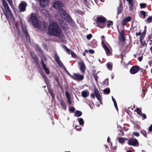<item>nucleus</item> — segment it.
Instances as JSON below:
<instances>
[{
	"instance_id": "1",
	"label": "nucleus",
	"mask_w": 152,
	"mask_h": 152,
	"mask_svg": "<svg viewBox=\"0 0 152 152\" xmlns=\"http://www.w3.org/2000/svg\"><path fill=\"white\" fill-rule=\"evenodd\" d=\"M48 31L50 35L56 37H58L61 33L58 24L55 22H53L49 25Z\"/></svg>"
},
{
	"instance_id": "2",
	"label": "nucleus",
	"mask_w": 152,
	"mask_h": 152,
	"mask_svg": "<svg viewBox=\"0 0 152 152\" xmlns=\"http://www.w3.org/2000/svg\"><path fill=\"white\" fill-rule=\"evenodd\" d=\"M3 5L5 8V10L4 9L3 10L4 14L7 18L8 19L10 18L11 15V12L8 4L5 0H2Z\"/></svg>"
},
{
	"instance_id": "3",
	"label": "nucleus",
	"mask_w": 152,
	"mask_h": 152,
	"mask_svg": "<svg viewBox=\"0 0 152 152\" xmlns=\"http://www.w3.org/2000/svg\"><path fill=\"white\" fill-rule=\"evenodd\" d=\"M28 21L29 22H31L32 23L34 27L36 28H39L38 20L34 13H31Z\"/></svg>"
},
{
	"instance_id": "4",
	"label": "nucleus",
	"mask_w": 152,
	"mask_h": 152,
	"mask_svg": "<svg viewBox=\"0 0 152 152\" xmlns=\"http://www.w3.org/2000/svg\"><path fill=\"white\" fill-rule=\"evenodd\" d=\"M106 21V19L102 15L96 17V22L98 27L99 28H104L105 26V25L103 24L105 23Z\"/></svg>"
},
{
	"instance_id": "5",
	"label": "nucleus",
	"mask_w": 152,
	"mask_h": 152,
	"mask_svg": "<svg viewBox=\"0 0 152 152\" xmlns=\"http://www.w3.org/2000/svg\"><path fill=\"white\" fill-rule=\"evenodd\" d=\"M127 144L134 147H138L139 143L137 139L135 138H130L128 139Z\"/></svg>"
},
{
	"instance_id": "6",
	"label": "nucleus",
	"mask_w": 152,
	"mask_h": 152,
	"mask_svg": "<svg viewBox=\"0 0 152 152\" xmlns=\"http://www.w3.org/2000/svg\"><path fill=\"white\" fill-rule=\"evenodd\" d=\"M94 93V94L92 93L91 94V97L93 99H94L95 96L100 103L101 104L102 100L101 96L99 91L97 88L95 89Z\"/></svg>"
},
{
	"instance_id": "7",
	"label": "nucleus",
	"mask_w": 152,
	"mask_h": 152,
	"mask_svg": "<svg viewBox=\"0 0 152 152\" xmlns=\"http://www.w3.org/2000/svg\"><path fill=\"white\" fill-rule=\"evenodd\" d=\"M70 76L74 80L77 81H80L83 80L84 78V76L75 73H73V75L69 74Z\"/></svg>"
},
{
	"instance_id": "8",
	"label": "nucleus",
	"mask_w": 152,
	"mask_h": 152,
	"mask_svg": "<svg viewBox=\"0 0 152 152\" xmlns=\"http://www.w3.org/2000/svg\"><path fill=\"white\" fill-rule=\"evenodd\" d=\"M61 15L62 17L67 22L69 23L72 22V18L65 11L62 12Z\"/></svg>"
},
{
	"instance_id": "9",
	"label": "nucleus",
	"mask_w": 152,
	"mask_h": 152,
	"mask_svg": "<svg viewBox=\"0 0 152 152\" xmlns=\"http://www.w3.org/2000/svg\"><path fill=\"white\" fill-rule=\"evenodd\" d=\"M140 68L138 65H135L132 66L130 70V72L132 74H135L140 70Z\"/></svg>"
},
{
	"instance_id": "10",
	"label": "nucleus",
	"mask_w": 152,
	"mask_h": 152,
	"mask_svg": "<svg viewBox=\"0 0 152 152\" xmlns=\"http://www.w3.org/2000/svg\"><path fill=\"white\" fill-rule=\"evenodd\" d=\"M27 5L26 2L23 1L21 2L18 6L20 11L21 12H24L26 10V7Z\"/></svg>"
},
{
	"instance_id": "11",
	"label": "nucleus",
	"mask_w": 152,
	"mask_h": 152,
	"mask_svg": "<svg viewBox=\"0 0 152 152\" xmlns=\"http://www.w3.org/2000/svg\"><path fill=\"white\" fill-rule=\"evenodd\" d=\"M63 5V4L60 1H56L54 2L53 4V7L57 10H60Z\"/></svg>"
},
{
	"instance_id": "12",
	"label": "nucleus",
	"mask_w": 152,
	"mask_h": 152,
	"mask_svg": "<svg viewBox=\"0 0 152 152\" xmlns=\"http://www.w3.org/2000/svg\"><path fill=\"white\" fill-rule=\"evenodd\" d=\"M79 67L80 70L84 74L85 72L86 66L84 63L82 61H80L78 63Z\"/></svg>"
},
{
	"instance_id": "13",
	"label": "nucleus",
	"mask_w": 152,
	"mask_h": 152,
	"mask_svg": "<svg viewBox=\"0 0 152 152\" xmlns=\"http://www.w3.org/2000/svg\"><path fill=\"white\" fill-rule=\"evenodd\" d=\"M102 45L106 52L107 55H108L110 54L111 53L110 51L107 47L105 45L104 40L103 39H102Z\"/></svg>"
},
{
	"instance_id": "14",
	"label": "nucleus",
	"mask_w": 152,
	"mask_h": 152,
	"mask_svg": "<svg viewBox=\"0 0 152 152\" xmlns=\"http://www.w3.org/2000/svg\"><path fill=\"white\" fill-rule=\"evenodd\" d=\"M131 17L130 16L125 17L121 22V24L123 26L126 25L127 23L131 21Z\"/></svg>"
},
{
	"instance_id": "15",
	"label": "nucleus",
	"mask_w": 152,
	"mask_h": 152,
	"mask_svg": "<svg viewBox=\"0 0 152 152\" xmlns=\"http://www.w3.org/2000/svg\"><path fill=\"white\" fill-rule=\"evenodd\" d=\"M22 29L23 33L25 34V36L27 40L30 39V36L28 34V30L25 27H23L22 28Z\"/></svg>"
},
{
	"instance_id": "16",
	"label": "nucleus",
	"mask_w": 152,
	"mask_h": 152,
	"mask_svg": "<svg viewBox=\"0 0 152 152\" xmlns=\"http://www.w3.org/2000/svg\"><path fill=\"white\" fill-rule=\"evenodd\" d=\"M54 57L55 61L57 62V64H58L59 66H61L62 65H63L62 63L60 60L59 57L56 53L54 55Z\"/></svg>"
},
{
	"instance_id": "17",
	"label": "nucleus",
	"mask_w": 152,
	"mask_h": 152,
	"mask_svg": "<svg viewBox=\"0 0 152 152\" xmlns=\"http://www.w3.org/2000/svg\"><path fill=\"white\" fill-rule=\"evenodd\" d=\"M123 10V4L121 3H120L118 7L117 8V15L121 14Z\"/></svg>"
},
{
	"instance_id": "18",
	"label": "nucleus",
	"mask_w": 152,
	"mask_h": 152,
	"mask_svg": "<svg viewBox=\"0 0 152 152\" xmlns=\"http://www.w3.org/2000/svg\"><path fill=\"white\" fill-rule=\"evenodd\" d=\"M59 101L62 108L64 110H66V106L65 102L64 101L63 99H60Z\"/></svg>"
},
{
	"instance_id": "19",
	"label": "nucleus",
	"mask_w": 152,
	"mask_h": 152,
	"mask_svg": "<svg viewBox=\"0 0 152 152\" xmlns=\"http://www.w3.org/2000/svg\"><path fill=\"white\" fill-rule=\"evenodd\" d=\"M59 23L61 28H66V25L64 23V20H63L60 19L59 20Z\"/></svg>"
},
{
	"instance_id": "20",
	"label": "nucleus",
	"mask_w": 152,
	"mask_h": 152,
	"mask_svg": "<svg viewBox=\"0 0 152 152\" xmlns=\"http://www.w3.org/2000/svg\"><path fill=\"white\" fill-rule=\"evenodd\" d=\"M97 42L95 39H94L92 41L91 43V47L93 48H95L97 46Z\"/></svg>"
},
{
	"instance_id": "21",
	"label": "nucleus",
	"mask_w": 152,
	"mask_h": 152,
	"mask_svg": "<svg viewBox=\"0 0 152 152\" xmlns=\"http://www.w3.org/2000/svg\"><path fill=\"white\" fill-rule=\"evenodd\" d=\"M82 112L80 111L76 110L74 115V116L75 117H79L82 115Z\"/></svg>"
},
{
	"instance_id": "22",
	"label": "nucleus",
	"mask_w": 152,
	"mask_h": 152,
	"mask_svg": "<svg viewBox=\"0 0 152 152\" xmlns=\"http://www.w3.org/2000/svg\"><path fill=\"white\" fill-rule=\"evenodd\" d=\"M140 16L142 18H145L146 17L145 12L143 11H141L140 12Z\"/></svg>"
},
{
	"instance_id": "23",
	"label": "nucleus",
	"mask_w": 152,
	"mask_h": 152,
	"mask_svg": "<svg viewBox=\"0 0 152 152\" xmlns=\"http://www.w3.org/2000/svg\"><path fill=\"white\" fill-rule=\"evenodd\" d=\"M126 1L128 2L129 4V7L130 9L131 10L134 4L133 0H126Z\"/></svg>"
},
{
	"instance_id": "24",
	"label": "nucleus",
	"mask_w": 152,
	"mask_h": 152,
	"mask_svg": "<svg viewBox=\"0 0 152 152\" xmlns=\"http://www.w3.org/2000/svg\"><path fill=\"white\" fill-rule=\"evenodd\" d=\"M40 5L42 7L45 6L46 0H39Z\"/></svg>"
},
{
	"instance_id": "25",
	"label": "nucleus",
	"mask_w": 152,
	"mask_h": 152,
	"mask_svg": "<svg viewBox=\"0 0 152 152\" xmlns=\"http://www.w3.org/2000/svg\"><path fill=\"white\" fill-rule=\"evenodd\" d=\"M55 81H56V82L58 84V85L59 86V88L61 89L62 88H63L62 86L61 85V84L59 81V80L58 78V77L56 76L55 77Z\"/></svg>"
},
{
	"instance_id": "26",
	"label": "nucleus",
	"mask_w": 152,
	"mask_h": 152,
	"mask_svg": "<svg viewBox=\"0 0 152 152\" xmlns=\"http://www.w3.org/2000/svg\"><path fill=\"white\" fill-rule=\"evenodd\" d=\"M82 96L83 97H86L89 95V92L87 91H84L82 92Z\"/></svg>"
},
{
	"instance_id": "27",
	"label": "nucleus",
	"mask_w": 152,
	"mask_h": 152,
	"mask_svg": "<svg viewBox=\"0 0 152 152\" xmlns=\"http://www.w3.org/2000/svg\"><path fill=\"white\" fill-rule=\"evenodd\" d=\"M35 46L36 49L41 54H42L43 53V51L42 50L41 47L38 45H35Z\"/></svg>"
},
{
	"instance_id": "28",
	"label": "nucleus",
	"mask_w": 152,
	"mask_h": 152,
	"mask_svg": "<svg viewBox=\"0 0 152 152\" xmlns=\"http://www.w3.org/2000/svg\"><path fill=\"white\" fill-rule=\"evenodd\" d=\"M109 81L108 79L107 78L105 79L102 82V85L103 86L106 85V86L109 85Z\"/></svg>"
},
{
	"instance_id": "29",
	"label": "nucleus",
	"mask_w": 152,
	"mask_h": 152,
	"mask_svg": "<svg viewBox=\"0 0 152 152\" xmlns=\"http://www.w3.org/2000/svg\"><path fill=\"white\" fill-rule=\"evenodd\" d=\"M119 39L120 41L123 42L125 41L126 40V38L124 36H119Z\"/></svg>"
},
{
	"instance_id": "30",
	"label": "nucleus",
	"mask_w": 152,
	"mask_h": 152,
	"mask_svg": "<svg viewBox=\"0 0 152 152\" xmlns=\"http://www.w3.org/2000/svg\"><path fill=\"white\" fill-rule=\"evenodd\" d=\"M63 47L66 53L69 54L70 53L71 51L68 49L66 46L64 45Z\"/></svg>"
},
{
	"instance_id": "31",
	"label": "nucleus",
	"mask_w": 152,
	"mask_h": 152,
	"mask_svg": "<svg viewBox=\"0 0 152 152\" xmlns=\"http://www.w3.org/2000/svg\"><path fill=\"white\" fill-rule=\"evenodd\" d=\"M127 140V139L126 138H123V137H120L119 138V139H118V141L119 142L121 143H123L124 142V140Z\"/></svg>"
},
{
	"instance_id": "32",
	"label": "nucleus",
	"mask_w": 152,
	"mask_h": 152,
	"mask_svg": "<svg viewBox=\"0 0 152 152\" xmlns=\"http://www.w3.org/2000/svg\"><path fill=\"white\" fill-rule=\"evenodd\" d=\"M141 133L145 137H147V134L145 131L142 129L140 131Z\"/></svg>"
},
{
	"instance_id": "33",
	"label": "nucleus",
	"mask_w": 152,
	"mask_h": 152,
	"mask_svg": "<svg viewBox=\"0 0 152 152\" xmlns=\"http://www.w3.org/2000/svg\"><path fill=\"white\" fill-rule=\"evenodd\" d=\"M104 92L106 93L107 94H108L110 92V88H106L104 90Z\"/></svg>"
},
{
	"instance_id": "34",
	"label": "nucleus",
	"mask_w": 152,
	"mask_h": 152,
	"mask_svg": "<svg viewBox=\"0 0 152 152\" xmlns=\"http://www.w3.org/2000/svg\"><path fill=\"white\" fill-rule=\"evenodd\" d=\"M147 22L150 23L152 22V16H149L147 19Z\"/></svg>"
},
{
	"instance_id": "35",
	"label": "nucleus",
	"mask_w": 152,
	"mask_h": 152,
	"mask_svg": "<svg viewBox=\"0 0 152 152\" xmlns=\"http://www.w3.org/2000/svg\"><path fill=\"white\" fill-rule=\"evenodd\" d=\"M107 68L109 70H111L112 69V66L110 63H107Z\"/></svg>"
},
{
	"instance_id": "36",
	"label": "nucleus",
	"mask_w": 152,
	"mask_h": 152,
	"mask_svg": "<svg viewBox=\"0 0 152 152\" xmlns=\"http://www.w3.org/2000/svg\"><path fill=\"white\" fill-rule=\"evenodd\" d=\"M41 64H42V68L43 69H44L45 68H46V64L44 63V60L43 59H42L41 60Z\"/></svg>"
},
{
	"instance_id": "37",
	"label": "nucleus",
	"mask_w": 152,
	"mask_h": 152,
	"mask_svg": "<svg viewBox=\"0 0 152 152\" xmlns=\"http://www.w3.org/2000/svg\"><path fill=\"white\" fill-rule=\"evenodd\" d=\"M78 122L80 125H83L84 124V122L83 119L81 118H79Z\"/></svg>"
},
{
	"instance_id": "38",
	"label": "nucleus",
	"mask_w": 152,
	"mask_h": 152,
	"mask_svg": "<svg viewBox=\"0 0 152 152\" xmlns=\"http://www.w3.org/2000/svg\"><path fill=\"white\" fill-rule=\"evenodd\" d=\"M140 6L141 9L145 8L146 7V4L145 3H140Z\"/></svg>"
},
{
	"instance_id": "39",
	"label": "nucleus",
	"mask_w": 152,
	"mask_h": 152,
	"mask_svg": "<svg viewBox=\"0 0 152 152\" xmlns=\"http://www.w3.org/2000/svg\"><path fill=\"white\" fill-rule=\"evenodd\" d=\"M43 69L44 70L45 73L49 75L50 74V71H49V69L48 68H45L44 69Z\"/></svg>"
},
{
	"instance_id": "40",
	"label": "nucleus",
	"mask_w": 152,
	"mask_h": 152,
	"mask_svg": "<svg viewBox=\"0 0 152 152\" xmlns=\"http://www.w3.org/2000/svg\"><path fill=\"white\" fill-rule=\"evenodd\" d=\"M119 135L121 136H124V132L122 129L119 130Z\"/></svg>"
},
{
	"instance_id": "41",
	"label": "nucleus",
	"mask_w": 152,
	"mask_h": 152,
	"mask_svg": "<svg viewBox=\"0 0 152 152\" xmlns=\"http://www.w3.org/2000/svg\"><path fill=\"white\" fill-rule=\"evenodd\" d=\"M32 58L35 63H36V64H38L39 63V61L37 58L35 56L32 57Z\"/></svg>"
},
{
	"instance_id": "42",
	"label": "nucleus",
	"mask_w": 152,
	"mask_h": 152,
	"mask_svg": "<svg viewBox=\"0 0 152 152\" xmlns=\"http://www.w3.org/2000/svg\"><path fill=\"white\" fill-rule=\"evenodd\" d=\"M140 115L142 117V119L143 120L146 118V115L145 114L141 113Z\"/></svg>"
},
{
	"instance_id": "43",
	"label": "nucleus",
	"mask_w": 152,
	"mask_h": 152,
	"mask_svg": "<svg viewBox=\"0 0 152 152\" xmlns=\"http://www.w3.org/2000/svg\"><path fill=\"white\" fill-rule=\"evenodd\" d=\"M97 74L94 73L92 75L94 77V79L96 81H97L98 80V76L97 75Z\"/></svg>"
},
{
	"instance_id": "44",
	"label": "nucleus",
	"mask_w": 152,
	"mask_h": 152,
	"mask_svg": "<svg viewBox=\"0 0 152 152\" xmlns=\"http://www.w3.org/2000/svg\"><path fill=\"white\" fill-rule=\"evenodd\" d=\"M108 23L107 24V26L109 28L110 27L111 25L113 24V22L112 21H109L108 22Z\"/></svg>"
},
{
	"instance_id": "45",
	"label": "nucleus",
	"mask_w": 152,
	"mask_h": 152,
	"mask_svg": "<svg viewBox=\"0 0 152 152\" xmlns=\"http://www.w3.org/2000/svg\"><path fill=\"white\" fill-rule=\"evenodd\" d=\"M124 30V29L121 30V32L119 33V36H124L125 35Z\"/></svg>"
},
{
	"instance_id": "46",
	"label": "nucleus",
	"mask_w": 152,
	"mask_h": 152,
	"mask_svg": "<svg viewBox=\"0 0 152 152\" xmlns=\"http://www.w3.org/2000/svg\"><path fill=\"white\" fill-rule=\"evenodd\" d=\"M141 110H140L139 108H137L136 109V112L137 114L140 115L141 114Z\"/></svg>"
},
{
	"instance_id": "47",
	"label": "nucleus",
	"mask_w": 152,
	"mask_h": 152,
	"mask_svg": "<svg viewBox=\"0 0 152 152\" xmlns=\"http://www.w3.org/2000/svg\"><path fill=\"white\" fill-rule=\"evenodd\" d=\"M92 36L91 34H89L86 36V38L88 40H90L92 37Z\"/></svg>"
},
{
	"instance_id": "48",
	"label": "nucleus",
	"mask_w": 152,
	"mask_h": 152,
	"mask_svg": "<svg viewBox=\"0 0 152 152\" xmlns=\"http://www.w3.org/2000/svg\"><path fill=\"white\" fill-rule=\"evenodd\" d=\"M44 80L45 83L47 85L48 84L50 83L49 80L48 78H46Z\"/></svg>"
},
{
	"instance_id": "49",
	"label": "nucleus",
	"mask_w": 152,
	"mask_h": 152,
	"mask_svg": "<svg viewBox=\"0 0 152 152\" xmlns=\"http://www.w3.org/2000/svg\"><path fill=\"white\" fill-rule=\"evenodd\" d=\"M65 94H66V97L68 99L70 98L69 94V93L67 91H66V92Z\"/></svg>"
},
{
	"instance_id": "50",
	"label": "nucleus",
	"mask_w": 152,
	"mask_h": 152,
	"mask_svg": "<svg viewBox=\"0 0 152 152\" xmlns=\"http://www.w3.org/2000/svg\"><path fill=\"white\" fill-rule=\"evenodd\" d=\"M133 134L136 137H139L140 135V134L138 132H134L133 133Z\"/></svg>"
},
{
	"instance_id": "51",
	"label": "nucleus",
	"mask_w": 152,
	"mask_h": 152,
	"mask_svg": "<svg viewBox=\"0 0 152 152\" xmlns=\"http://www.w3.org/2000/svg\"><path fill=\"white\" fill-rule=\"evenodd\" d=\"M145 36L143 35H141L140 37V42H142V40L144 38Z\"/></svg>"
},
{
	"instance_id": "52",
	"label": "nucleus",
	"mask_w": 152,
	"mask_h": 152,
	"mask_svg": "<svg viewBox=\"0 0 152 152\" xmlns=\"http://www.w3.org/2000/svg\"><path fill=\"white\" fill-rule=\"evenodd\" d=\"M119 56L121 58V63L122 64H123V55L121 54L120 55H119Z\"/></svg>"
},
{
	"instance_id": "53",
	"label": "nucleus",
	"mask_w": 152,
	"mask_h": 152,
	"mask_svg": "<svg viewBox=\"0 0 152 152\" xmlns=\"http://www.w3.org/2000/svg\"><path fill=\"white\" fill-rule=\"evenodd\" d=\"M70 53L71 54L72 56L74 57L75 58L76 57V55L72 51H71Z\"/></svg>"
},
{
	"instance_id": "54",
	"label": "nucleus",
	"mask_w": 152,
	"mask_h": 152,
	"mask_svg": "<svg viewBox=\"0 0 152 152\" xmlns=\"http://www.w3.org/2000/svg\"><path fill=\"white\" fill-rule=\"evenodd\" d=\"M140 43L141 45L143 47L144 46V45L146 44V42L145 41H142V42H140Z\"/></svg>"
},
{
	"instance_id": "55",
	"label": "nucleus",
	"mask_w": 152,
	"mask_h": 152,
	"mask_svg": "<svg viewBox=\"0 0 152 152\" xmlns=\"http://www.w3.org/2000/svg\"><path fill=\"white\" fill-rule=\"evenodd\" d=\"M7 0V1L9 3V4L11 6H13V4L12 0Z\"/></svg>"
},
{
	"instance_id": "56",
	"label": "nucleus",
	"mask_w": 152,
	"mask_h": 152,
	"mask_svg": "<svg viewBox=\"0 0 152 152\" xmlns=\"http://www.w3.org/2000/svg\"><path fill=\"white\" fill-rule=\"evenodd\" d=\"M75 129L77 131H80L81 128L80 127V126H76L75 127Z\"/></svg>"
},
{
	"instance_id": "57",
	"label": "nucleus",
	"mask_w": 152,
	"mask_h": 152,
	"mask_svg": "<svg viewBox=\"0 0 152 152\" xmlns=\"http://www.w3.org/2000/svg\"><path fill=\"white\" fill-rule=\"evenodd\" d=\"M69 110L71 112H74L75 110V108L73 107H72L71 108H69Z\"/></svg>"
},
{
	"instance_id": "58",
	"label": "nucleus",
	"mask_w": 152,
	"mask_h": 152,
	"mask_svg": "<svg viewBox=\"0 0 152 152\" xmlns=\"http://www.w3.org/2000/svg\"><path fill=\"white\" fill-rule=\"evenodd\" d=\"M88 52L91 54H93L94 53V51L93 49H90L88 50Z\"/></svg>"
},
{
	"instance_id": "59",
	"label": "nucleus",
	"mask_w": 152,
	"mask_h": 152,
	"mask_svg": "<svg viewBox=\"0 0 152 152\" xmlns=\"http://www.w3.org/2000/svg\"><path fill=\"white\" fill-rule=\"evenodd\" d=\"M146 29H145L144 31L142 33V34L143 35L145 36L146 34Z\"/></svg>"
},
{
	"instance_id": "60",
	"label": "nucleus",
	"mask_w": 152,
	"mask_h": 152,
	"mask_svg": "<svg viewBox=\"0 0 152 152\" xmlns=\"http://www.w3.org/2000/svg\"><path fill=\"white\" fill-rule=\"evenodd\" d=\"M148 131L149 132L152 131V124H151L148 128Z\"/></svg>"
},
{
	"instance_id": "61",
	"label": "nucleus",
	"mask_w": 152,
	"mask_h": 152,
	"mask_svg": "<svg viewBox=\"0 0 152 152\" xmlns=\"http://www.w3.org/2000/svg\"><path fill=\"white\" fill-rule=\"evenodd\" d=\"M136 35L137 36H141L142 35V33L141 32H136Z\"/></svg>"
},
{
	"instance_id": "62",
	"label": "nucleus",
	"mask_w": 152,
	"mask_h": 152,
	"mask_svg": "<svg viewBox=\"0 0 152 152\" xmlns=\"http://www.w3.org/2000/svg\"><path fill=\"white\" fill-rule=\"evenodd\" d=\"M68 102L70 104H72V101L71 100L70 98L68 99Z\"/></svg>"
},
{
	"instance_id": "63",
	"label": "nucleus",
	"mask_w": 152,
	"mask_h": 152,
	"mask_svg": "<svg viewBox=\"0 0 152 152\" xmlns=\"http://www.w3.org/2000/svg\"><path fill=\"white\" fill-rule=\"evenodd\" d=\"M142 56H141L138 58V60H139V61H142Z\"/></svg>"
},
{
	"instance_id": "64",
	"label": "nucleus",
	"mask_w": 152,
	"mask_h": 152,
	"mask_svg": "<svg viewBox=\"0 0 152 152\" xmlns=\"http://www.w3.org/2000/svg\"><path fill=\"white\" fill-rule=\"evenodd\" d=\"M42 78H43L44 80L46 78H47V76L45 74H44L42 75Z\"/></svg>"
}]
</instances>
